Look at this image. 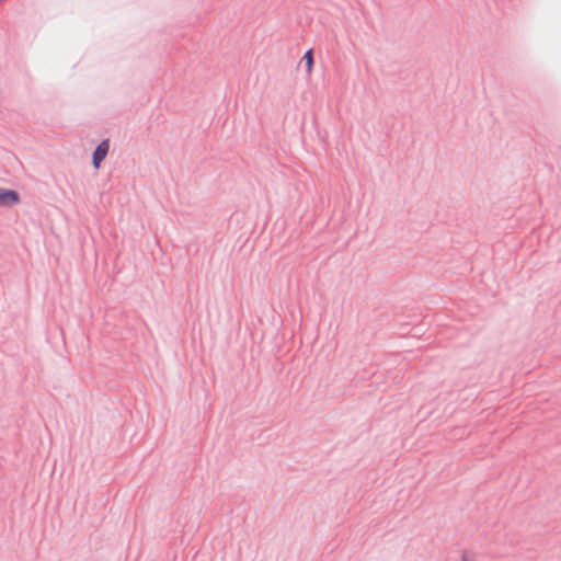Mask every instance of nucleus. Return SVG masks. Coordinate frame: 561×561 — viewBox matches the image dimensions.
Segmentation results:
<instances>
[{
	"instance_id": "obj_1",
	"label": "nucleus",
	"mask_w": 561,
	"mask_h": 561,
	"mask_svg": "<svg viewBox=\"0 0 561 561\" xmlns=\"http://www.w3.org/2000/svg\"><path fill=\"white\" fill-rule=\"evenodd\" d=\"M110 150V139H103L92 152V165L94 169H100L101 163L107 157Z\"/></svg>"
},
{
	"instance_id": "obj_2",
	"label": "nucleus",
	"mask_w": 561,
	"mask_h": 561,
	"mask_svg": "<svg viewBox=\"0 0 561 561\" xmlns=\"http://www.w3.org/2000/svg\"><path fill=\"white\" fill-rule=\"evenodd\" d=\"M21 202L18 191L0 187V207H12Z\"/></svg>"
},
{
	"instance_id": "obj_3",
	"label": "nucleus",
	"mask_w": 561,
	"mask_h": 561,
	"mask_svg": "<svg viewBox=\"0 0 561 561\" xmlns=\"http://www.w3.org/2000/svg\"><path fill=\"white\" fill-rule=\"evenodd\" d=\"M300 62H304L307 73L310 75L312 72L313 65H314L313 49L312 48L308 49L304 54Z\"/></svg>"
}]
</instances>
